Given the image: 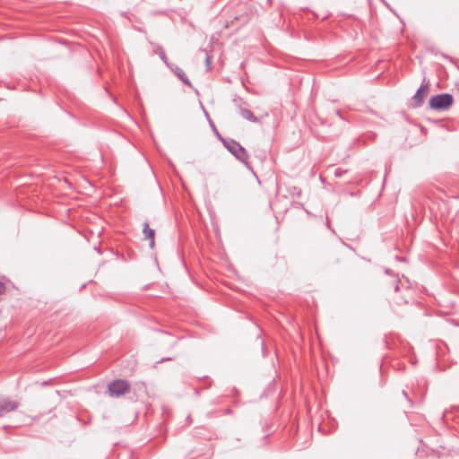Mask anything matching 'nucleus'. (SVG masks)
Instances as JSON below:
<instances>
[{
  "instance_id": "39448f33",
  "label": "nucleus",
  "mask_w": 459,
  "mask_h": 459,
  "mask_svg": "<svg viewBox=\"0 0 459 459\" xmlns=\"http://www.w3.org/2000/svg\"><path fill=\"white\" fill-rule=\"evenodd\" d=\"M429 82H426V79L423 80L422 84L420 87L417 90L416 93L412 97L413 100V106L415 108H419L422 106L424 100L429 93Z\"/></svg>"
},
{
  "instance_id": "dca6fc26",
  "label": "nucleus",
  "mask_w": 459,
  "mask_h": 459,
  "mask_svg": "<svg viewBox=\"0 0 459 459\" xmlns=\"http://www.w3.org/2000/svg\"><path fill=\"white\" fill-rule=\"evenodd\" d=\"M337 115L341 117V113H340V110H337L336 111Z\"/></svg>"
},
{
  "instance_id": "7ed1b4c3",
  "label": "nucleus",
  "mask_w": 459,
  "mask_h": 459,
  "mask_svg": "<svg viewBox=\"0 0 459 459\" xmlns=\"http://www.w3.org/2000/svg\"><path fill=\"white\" fill-rule=\"evenodd\" d=\"M129 384L126 380L117 379L108 385V391L110 396L119 397L129 392Z\"/></svg>"
},
{
  "instance_id": "f257e3e1",
  "label": "nucleus",
  "mask_w": 459,
  "mask_h": 459,
  "mask_svg": "<svg viewBox=\"0 0 459 459\" xmlns=\"http://www.w3.org/2000/svg\"><path fill=\"white\" fill-rule=\"evenodd\" d=\"M223 144L231 154L248 167V154L244 147H242L238 142L231 139L223 140Z\"/></svg>"
},
{
  "instance_id": "423d86ee",
  "label": "nucleus",
  "mask_w": 459,
  "mask_h": 459,
  "mask_svg": "<svg viewBox=\"0 0 459 459\" xmlns=\"http://www.w3.org/2000/svg\"><path fill=\"white\" fill-rule=\"evenodd\" d=\"M143 233L144 235V238L146 239L150 240V243H149L150 247L153 248L155 246V240H154L155 230L149 227V223L147 221H145L143 223Z\"/></svg>"
},
{
  "instance_id": "6e6552de",
  "label": "nucleus",
  "mask_w": 459,
  "mask_h": 459,
  "mask_svg": "<svg viewBox=\"0 0 459 459\" xmlns=\"http://www.w3.org/2000/svg\"><path fill=\"white\" fill-rule=\"evenodd\" d=\"M238 109H239V113H240L241 117L244 119L248 120L253 123L259 122V119L253 114V112L250 109L243 108L241 106H239Z\"/></svg>"
},
{
  "instance_id": "1a4fd4ad",
  "label": "nucleus",
  "mask_w": 459,
  "mask_h": 459,
  "mask_svg": "<svg viewBox=\"0 0 459 459\" xmlns=\"http://www.w3.org/2000/svg\"><path fill=\"white\" fill-rule=\"evenodd\" d=\"M154 53L159 55V56L160 57V59L163 61V63L167 65V66H169V64L168 62V58H167V56L164 52V49L160 45H157L156 46V48L154 49Z\"/></svg>"
},
{
  "instance_id": "4468645a",
  "label": "nucleus",
  "mask_w": 459,
  "mask_h": 459,
  "mask_svg": "<svg viewBox=\"0 0 459 459\" xmlns=\"http://www.w3.org/2000/svg\"><path fill=\"white\" fill-rule=\"evenodd\" d=\"M398 290H399V285H398V284H396V285H395V291H398Z\"/></svg>"
},
{
  "instance_id": "9d476101",
  "label": "nucleus",
  "mask_w": 459,
  "mask_h": 459,
  "mask_svg": "<svg viewBox=\"0 0 459 459\" xmlns=\"http://www.w3.org/2000/svg\"><path fill=\"white\" fill-rule=\"evenodd\" d=\"M345 172H346V170H342V169H336L334 170V176H335L336 178H341V177H342V175H343Z\"/></svg>"
},
{
  "instance_id": "2eb2a0df",
  "label": "nucleus",
  "mask_w": 459,
  "mask_h": 459,
  "mask_svg": "<svg viewBox=\"0 0 459 459\" xmlns=\"http://www.w3.org/2000/svg\"><path fill=\"white\" fill-rule=\"evenodd\" d=\"M403 394L406 398H408V397H407V394H406V392H405V391H403Z\"/></svg>"
},
{
  "instance_id": "20e7f679",
  "label": "nucleus",
  "mask_w": 459,
  "mask_h": 459,
  "mask_svg": "<svg viewBox=\"0 0 459 459\" xmlns=\"http://www.w3.org/2000/svg\"><path fill=\"white\" fill-rule=\"evenodd\" d=\"M20 405L18 401H13L7 396H0V417L15 411Z\"/></svg>"
},
{
  "instance_id": "0eeeda50",
  "label": "nucleus",
  "mask_w": 459,
  "mask_h": 459,
  "mask_svg": "<svg viewBox=\"0 0 459 459\" xmlns=\"http://www.w3.org/2000/svg\"><path fill=\"white\" fill-rule=\"evenodd\" d=\"M170 69L175 73V74L178 76V78L182 81L186 85L189 86V87H192V84L188 79V77L186 76V74H185V72L179 68L178 65H169Z\"/></svg>"
},
{
  "instance_id": "f03ea898",
  "label": "nucleus",
  "mask_w": 459,
  "mask_h": 459,
  "mask_svg": "<svg viewBox=\"0 0 459 459\" xmlns=\"http://www.w3.org/2000/svg\"><path fill=\"white\" fill-rule=\"evenodd\" d=\"M454 98L450 93H441L432 96L429 100V107L434 110H445L453 104Z\"/></svg>"
},
{
  "instance_id": "f8f14e48",
  "label": "nucleus",
  "mask_w": 459,
  "mask_h": 459,
  "mask_svg": "<svg viewBox=\"0 0 459 459\" xmlns=\"http://www.w3.org/2000/svg\"><path fill=\"white\" fill-rule=\"evenodd\" d=\"M205 62H206L207 66L210 67L211 62H210V57L208 56H206Z\"/></svg>"
},
{
  "instance_id": "ddd939ff",
  "label": "nucleus",
  "mask_w": 459,
  "mask_h": 459,
  "mask_svg": "<svg viewBox=\"0 0 459 459\" xmlns=\"http://www.w3.org/2000/svg\"><path fill=\"white\" fill-rule=\"evenodd\" d=\"M168 360H171V358L161 359L160 362L168 361Z\"/></svg>"
},
{
  "instance_id": "9b49d317",
  "label": "nucleus",
  "mask_w": 459,
  "mask_h": 459,
  "mask_svg": "<svg viewBox=\"0 0 459 459\" xmlns=\"http://www.w3.org/2000/svg\"><path fill=\"white\" fill-rule=\"evenodd\" d=\"M5 290H6V287H5L4 283L0 281V295L4 293Z\"/></svg>"
}]
</instances>
